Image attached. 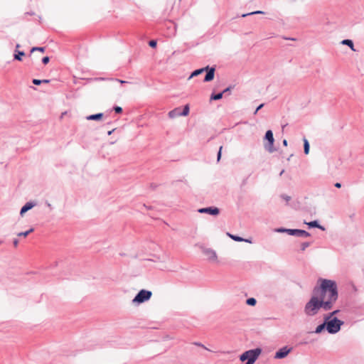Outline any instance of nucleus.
Masks as SVG:
<instances>
[{
    "instance_id": "obj_1",
    "label": "nucleus",
    "mask_w": 364,
    "mask_h": 364,
    "mask_svg": "<svg viewBox=\"0 0 364 364\" xmlns=\"http://www.w3.org/2000/svg\"><path fill=\"white\" fill-rule=\"evenodd\" d=\"M318 282L320 284L314 287L312 296L304 306V312L309 316L317 314L321 309L324 311L332 309L338 298V287L335 281L320 279Z\"/></svg>"
},
{
    "instance_id": "obj_2",
    "label": "nucleus",
    "mask_w": 364,
    "mask_h": 364,
    "mask_svg": "<svg viewBox=\"0 0 364 364\" xmlns=\"http://www.w3.org/2000/svg\"><path fill=\"white\" fill-rule=\"evenodd\" d=\"M204 72H205L206 73L203 79V82H210L215 77V67H210L209 65H207L204 68L196 69L191 73V75L188 77V80L191 79L193 77L198 76L199 75L202 74Z\"/></svg>"
},
{
    "instance_id": "obj_3",
    "label": "nucleus",
    "mask_w": 364,
    "mask_h": 364,
    "mask_svg": "<svg viewBox=\"0 0 364 364\" xmlns=\"http://www.w3.org/2000/svg\"><path fill=\"white\" fill-rule=\"evenodd\" d=\"M324 321L326 323V331L330 334H335L340 331L341 326L344 322L337 317L328 318L324 316Z\"/></svg>"
},
{
    "instance_id": "obj_4",
    "label": "nucleus",
    "mask_w": 364,
    "mask_h": 364,
    "mask_svg": "<svg viewBox=\"0 0 364 364\" xmlns=\"http://www.w3.org/2000/svg\"><path fill=\"white\" fill-rule=\"evenodd\" d=\"M262 351V350L260 348L246 350L240 355V360L242 362L246 361L245 364H254L259 358Z\"/></svg>"
},
{
    "instance_id": "obj_5",
    "label": "nucleus",
    "mask_w": 364,
    "mask_h": 364,
    "mask_svg": "<svg viewBox=\"0 0 364 364\" xmlns=\"http://www.w3.org/2000/svg\"><path fill=\"white\" fill-rule=\"evenodd\" d=\"M264 139L265 141H267V142H264V147L267 151L269 153H273L277 151L274 146V139L272 130L269 129L266 132Z\"/></svg>"
},
{
    "instance_id": "obj_6",
    "label": "nucleus",
    "mask_w": 364,
    "mask_h": 364,
    "mask_svg": "<svg viewBox=\"0 0 364 364\" xmlns=\"http://www.w3.org/2000/svg\"><path fill=\"white\" fill-rule=\"evenodd\" d=\"M152 296V292L146 289H141L132 300L133 304H140L149 301Z\"/></svg>"
},
{
    "instance_id": "obj_7",
    "label": "nucleus",
    "mask_w": 364,
    "mask_h": 364,
    "mask_svg": "<svg viewBox=\"0 0 364 364\" xmlns=\"http://www.w3.org/2000/svg\"><path fill=\"white\" fill-rule=\"evenodd\" d=\"M176 26L177 24H164V26L161 28L164 36L167 38L173 37L176 33Z\"/></svg>"
},
{
    "instance_id": "obj_8",
    "label": "nucleus",
    "mask_w": 364,
    "mask_h": 364,
    "mask_svg": "<svg viewBox=\"0 0 364 364\" xmlns=\"http://www.w3.org/2000/svg\"><path fill=\"white\" fill-rule=\"evenodd\" d=\"M203 253L208 257V259L210 262H218V256L216 252L211 249L204 247H201Z\"/></svg>"
},
{
    "instance_id": "obj_9",
    "label": "nucleus",
    "mask_w": 364,
    "mask_h": 364,
    "mask_svg": "<svg viewBox=\"0 0 364 364\" xmlns=\"http://www.w3.org/2000/svg\"><path fill=\"white\" fill-rule=\"evenodd\" d=\"M292 350V348L288 347L287 346H284L279 349L274 355L275 359H282L286 358L288 354Z\"/></svg>"
},
{
    "instance_id": "obj_10",
    "label": "nucleus",
    "mask_w": 364,
    "mask_h": 364,
    "mask_svg": "<svg viewBox=\"0 0 364 364\" xmlns=\"http://www.w3.org/2000/svg\"><path fill=\"white\" fill-rule=\"evenodd\" d=\"M200 213H206L210 215L216 216L220 213V209L215 206H209L206 208H202L198 210Z\"/></svg>"
},
{
    "instance_id": "obj_11",
    "label": "nucleus",
    "mask_w": 364,
    "mask_h": 364,
    "mask_svg": "<svg viewBox=\"0 0 364 364\" xmlns=\"http://www.w3.org/2000/svg\"><path fill=\"white\" fill-rule=\"evenodd\" d=\"M36 203L33 201L27 202L24 205L22 206L20 210V215L23 216L27 211L32 209Z\"/></svg>"
},
{
    "instance_id": "obj_12",
    "label": "nucleus",
    "mask_w": 364,
    "mask_h": 364,
    "mask_svg": "<svg viewBox=\"0 0 364 364\" xmlns=\"http://www.w3.org/2000/svg\"><path fill=\"white\" fill-rule=\"evenodd\" d=\"M311 234L304 230L301 229H294V232L293 236L299 237H309Z\"/></svg>"
},
{
    "instance_id": "obj_13",
    "label": "nucleus",
    "mask_w": 364,
    "mask_h": 364,
    "mask_svg": "<svg viewBox=\"0 0 364 364\" xmlns=\"http://www.w3.org/2000/svg\"><path fill=\"white\" fill-rule=\"evenodd\" d=\"M309 228H318L321 230H325V228L321 225L318 220H313L306 223Z\"/></svg>"
},
{
    "instance_id": "obj_14",
    "label": "nucleus",
    "mask_w": 364,
    "mask_h": 364,
    "mask_svg": "<svg viewBox=\"0 0 364 364\" xmlns=\"http://www.w3.org/2000/svg\"><path fill=\"white\" fill-rule=\"evenodd\" d=\"M103 116H104L103 113H97V114H90V115L87 116L86 119L90 120V121H91V120L99 121L102 119Z\"/></svg>"
},
{
    "instance_id": "obj_15",
    "label": "nucleus",
    "mask_w": 364,
    "mask_h": 364,
    "mask_svg": "<svg viewBox=\"0 0 364 364\" xmlns=\"http://www.w3.org/2000/svg\"><path fill=\"white\" fill-rule=\"evenodd\" d=\"M23 56H25L24 51H21L18 50H14V60H18V61H22Z\"/></svg>"
},
{
    "instance_id": "obj_16",
    "label": "nucleus",
    "mask_w": 364,
    "mask_h": 364,
    "mask_svg": "<svg viewBox=\"0 0 364 364\" xmlns=\"http://www.w3.org/2000/svg\"><path fill=\"white\" fill-rule=\"evenodd\" d=\"M181 107H176L172 110H171L169 112H168V117L170 118H175L176 117H179V116H181Z\"/></svg>"
},
{
    "instance_id": "obj_17",
    "label": "nucleus",
    "mask_w": 364,
    "mask_h": 364,
    "mask_svg": "<svg viewBox=\"0 0 364 364\" xmlns=\"http://www.w3.org/2000/svg\"><path fill=\"white\" fill-rule=\"evenodd\" d=\"M326 323H325V321L323 320V322L316 328L315 331H314L316 334H319L322 333L325 329H326Z\"/></svg>"
},
{
    "instance_id": "obj_18",
    "label": "nucleus",
    "mask_w": 364,
    "mask_h": 364,
    "mask_svg": "<svg viewBox=\"0 0 364 364\" xmlns=\"http://www.w3.org/2000/svg\"><path fill=\"white\" fill-rule=\"evenodd\" d=\"M341 43L342 45L348 46L352 50L355 51L354 48V44L353 41L350 39H344L343 40Z\"/></svg>"
},
{
    "instance_id": "obj_19",
    "label": "nucleus",
    "mask_w": 364,
    "mask_h": 364,
    "mask_svg": "<svg viewBox=\"0 0 364 364\" xmlns=\"http://www.w3.org/2000/svg\"><path fill=\"white\" fill-rule=\"evenodd\" d=\"M303 141H304V153L306 155H307V154H309V150H310L309 142L308 139L305 137H304Z\"/></svg>"
},
{
    "instance_id": "obj_20",
    "label": "nucleus",
    "mask_w": 364,
    "mask_h": 364,
    "mask_svg": "<svg viewBox=\"0 0 364 364\" xmlns=\"http://www.w3.org/2000/svg\"><path fill=\"white\" fill-rule=\"evenodd\" d=\"M223 97V95L222 92H218V93L213 92L210 95V101H212V100H219L222 99Z\"/></svg>"
},
{
    "instance_id": "obj_21",
    "label": "nucleus",
    "mask_w": 364,
    "mask_h": 364,
    "mask_svg": "<svg viewBox=\"0 0 364 364\" xmlns=\"http://www.w3.org/2000/svg\"><path fill=\"white\" fill-rule=\"evenodd\" d=\"M189 112H190V107H189V105L187 104L183 106L182 110L181 109V115L183 117H186V116L188 115Z\"/></svg>"
},
{
    "instance_id": "obj_22",
    "label": "nucleus",
    "mask_w": 364,
    "mask_h": 364,
    "mask_svg": "<svg viewBox=\"0 0 364 364\" xmlns=\"http://www.w3.org/2000/svg\"><path fill=\"white\" fill-rule=\"evenodd\" d=\"M228 236L230 237L232 240H233L234 241H236V242H242L243 240H245V238L242 237H240L238 235H232L229 232L227 233Z\"/></svg>"
},
{
    "instance_id": "obj_23",
    "label": "nucleus",
    "mask_w": 364,
    "mask_h": 364,
    "mask_svg": "<svg viewBox=\"0 0 364 364\" xmlns=\"http://www.w3.org/2000/svg\"><path fill=\"white\" fill-rule=\"evenodd\" d=\"M32 82L35 85H40L42 83L47 84V83L50 82V80H47V79H45V80L33 79L32 80Z\"/></svg>"
},
{
    "instance_id": "obj_24",
    "label": "nucleus",
    "mask_w": 364,
    "mask_h": 364,
    "mask_svg": "<svg viewBox=\"0 0 364 364\" xmlns=\"http://www.w3.org/2000/svg\"><path fill=\"white\" fill-rule=\"evenodd\" d=\"M246 304L249 306H254L257 304V300L253 297H250L246 300Z\"/></svg>"
},
{
    "instance_id": "obj_25",
    "label": "nucleus",
    "mask_w": 364,
    "mask_h": 364,
    "mask_svg": "<svg viewBox=\"0 0 364 364\" xmlns=\"http://www.w3.org/2000/svg\"><path fill=\"white\" fill-rule=\"evenodd\" d=\"M40 51L41 53H44L46 51V47H33L31 50V53L34 51Z\"/></svg>"
},
{
    "instance_id": "obj_26",
    "label": "nucleus",
    "mask_w": 364,
    "mask_h": 364,
    "mask_svg": "<svg viewBox=\"0 0 364 364\" xmlns=\"http://www.w3.org/2000/svg\"><path fill=\"white\" fill-rule=\"evenodd\" d=\"M234 87V85H230L229 87L224 89L222 92L223 95H230L232 89Z\"/></svg>"
},
{
    "instance_id": "obj_27",
    "label": "nucleus",
    "mask_w": 364,
    "mask_h": 364,
    "mask_svg": "<svg viewBox=\"0 0 364 364\" xmlns=\"http://www.w3.org/2000/svg\"><path fill=\"white\" fill-rule=\"evenodd\" d=\"M263 14L262 11H255V12H251V13H248V14H243L240 16V18H244V17H246V16H252V15H254V14ZM238 18H240V16H238Z\"/></svg>"
},
{
    "instance_id": "obj_28",
    "label": "nucleus",
    "mask_w": 364,
    "mask_h": 364,
    "mask_svg": "<svg viewBox=\"0 0 364 364\" xmlns=\"http://www.w3.org/2000/svg\"><path fill=\"white\" fill-rule=\"evenodd\" d=\"M311 245V242H304L301 245V251H304L308 247H309Z\"/></svg>"
},
{
    "instance_id": "obj_29",
    "label": "nucleus",
    "mask_w": 364,
    "mask_h": 364,
    "mask_svg": "<svg viewBox=\"0 0 364 364\" xmlns=\"http://www.w3.org/2000/svg\"><path fill=\"white\" fill-rule=\"evenodd\" d=\"M149 46L152 48H155L157 46V41L155 39L151 40L149 41Z\"/></svg>"
},
{
    "instance_id": "obj_30",
    "label": "nucleus",
    "mask_w": 364,
    "mask_h": 364,
    "mask_svg": "<svg viewBox=\"0 0 364 364\" xmlns=\"http://www.w3.org/2000/svg\"><path fill=\"white\" fill-rule=\"evenodd\" d=\"M113 109H114V112L116 114H121L122 112V111H123L122 108L121 107H119V106H117V105L114 106L113 107Z\"/></svg>"
},
{
    "instance_id": "obj_31",
    "label": "nucleus",
    "mask_w": 364,
    "mask_h": 364,
    "mask_svg": "<svg viewBox=\"0 0 364 364\" xmlns=\"http://www.w3.org/2000/svg\"><path fill=\"white\" fill-rule=\"evenodd\" d=\"M223 146H220L217 154V161L219 162L222 156Z\"/></svg>"
},
{
    "instance_id": "obj_32",
    "label": "nucleus",
    "mask_w": 364,
    "mask_h": 364,
    "mask_svg": "<svg viewBox=\"0 0 364 364\" xmlns=\"http://www.w3.org/2000/svg\"><path fill=\"white\" fill-rule=\"evenodd\" d=\"M340 311L338 309L337 310H335L332 312H330L329 314H328L327 315H326V316H328V318H333L334 317L333 316L337 314Z\"/></svg>"
},
{
    "instance_id": "obj_33",
    "label": "nucleus",
    "mask_w": 364,
    "mask_h": 364,
    "mask_svg": "<svg viewBox=\"0 0 364 364\" xmlns=\"http://www.w3.org/2000/svg\"><path fill=\"white\" fill-rule=\"evenodd\" d=\"M110 80H114V81L119 82L121 84H127V83H129V82H127V81L117 79V78H111Z\"/></svg>"
},
{
    "instance_id": "obj_34",
    "label": "nucleus",
    "mask_w": 364,
    "mask_h": 364,
    "mask_svg": "<svg viewBox=\"0 0 364 364\" xmlns=\"http://www.w3.org/2000/svg\"><path fill=\"white\" fill-rule=\"evenodd\" d=\"M50 61V58L48 56H44L43 58H42V63L44 64V65H46L49 63Z\"/></svg>"
},
{
    "instance_id": "obj_35",
    "label": "nucleus",
    "mask_w": 364,
    "mask_h": 364,
    "mask_svg": "<svg viewBox=\"0 0 364 364\" xmlns=\"http://www.w3.org/2000/svg\"><path fill=\"white\" fill-rule=\"evenodd\" d=\"M280 197H281L282 199L285 200L287 202H289V201L291 200V197H290V196H287V195H286V194H282V195L280 196Z\"/></svg>"
},
{
    "instance_id": "obj_36",
    "label": "nucleus",
    "mask_w": 364,
    "mask_h": 364,
    "mask_svg": "<svg viewBox=\"0 0 364 364\" xmlns=\"http://www.w3.org/2000/svg\"><path fill=\"white\" fill-rule=\"evenodd\" d=\"M111 78H106V77H95L93 79L95 81H105V80H110Z\"/></svg>"
},
{
    "instance_id": "obj_37",
    "label": "nucleus",
    "mask_w": 364,
    "mask_h": 364,
    "mask_svg": "<svg viewBox=\"0 0 364 364\" xmlns=\"http://www.w3.org/2000/svg\"><path fill=\"white\" fill-rule=\"evenodd\" d=\"M288 235L293 236L294 232V229L287 228L286 232Z\"/></svg>"
},
{
    "instance_id": "obj_38",
    "label": "nucleus",
    "mask_w": 364,
    "mask_h": 364,
    "mask_svg": "<svg viewBox=\"0 0 364 364\" xmlns=\"http://www.w3.org/2000/svg\"><path fill=\"white\" fill-rule=\"evenodd\" d=\"M264 106V103L260 104L255 109L254 114H256L259 109H261Z\"/></svg>"
},
{
    "instance_id": "obj_39",
    "label": "nucleus",
    "mask_w": 364,
    "mask_h": 364,
    "mask_svg": "<svg viewBox=\"0 0 364 364\" xmlns=\"http://www.w3.org/2000/svg\"><path fill=\"white\" fill-rule=\"evenodd\" d=\"M17 235H18V237H21V236H23V237H27L28 235L27 232H26V231H25V232H18V233L17 234Z\"/></svg>"
},
{
    "instance_id": "obj_40",
    "label": "nucleus",
    "mask_w": 364,
    "mask_h": 364,
    "mask_svg": "<svg viewBox=\"0 0 364 364\" xmlns=\"http://www.w3.org/2000/svg\"><path fill=\"white\" fill-rule=\"evenodd\" d=\"M286 230H287V228H279L276 229L275 231L277 232H285Z\"/></svg>"
},
{
    "instance_id": "obj_41",
    "label": "nucleus",
    "mask_w": 364,
    "mask_h": 364,
    "mask_svg": "<svg viewBox=\"0 0 364 364\" xmlns=\"http://www.w3.org/2000/svg\"><path fill=\"white\" fill-rule=\"evenodd\" d=\"M159 186L158 184H156V183H151L150 184V188L152 189V190H155L157 187Z\"/></svg>"
},
{
    "instance_id": "obj_42",
    "label": "nucleus",
    "mask_w": 364,
    "mask_h": 364,
    "mask_svg": "<svg viewBox=\"0 0 364 364\" xmlns=\"http://www.w3.org/2000/svg\"><path fill=\"white\" fill-rule=\"evenodd\" d=\"M13 244H14V247H17L18 244V239H14V241H13Z\"/></svg>"
},
{
    "instance_id": "obj_43",
    "label": "nucleus",
    "mask_w": 364,
    "mask_h": 364,
    "mask_svg": "<svg viewBox=\"0 0 364 364\" xmlns=\"http://www.w3.org/2000/svg\"><path fill=\"white\" fill-rule=\"evenodd\" d=\"M194 345L198 346H200V347H203V348H204L207 349V348H205V347L202 343H200L195 342V343H194Z\"/></svg>"
},
{
    "instance_id": "obj_44",
    "label": "nucleus",
    "mask_w": 364,
    "mask_h": 364,
    "mask_svg": "<svg viewBox=\"0 0 364 364\" xmlns=\"http://www.w3.org/2000/svg\"><path fill=\"white\" fill-rule=\"evenodd\" d=\"M33 231H34V228H31L29 230H26L28 235L33 232Z\"/></svg>"
},
{
    "instance_id": "obj_45",
    "label": "nucleus",
    "mask_w": 364,
    "mask_h": 364,
    "mask_svg": "<svg viewBox=\"0 0 364 364\" xmlns=\"http://www.w3.org/2000/svg\"><path fill=\"white\" fill-rule=\"evenodd\" d=\"M334 186H335V187H336V188H340L341 187V183L337 182V183H335V185H334Z\"/></svg>"
},
{
    "instance_id": "obj_46",
    "label": "nucleus",
    "mask_w": 364,
    "mask_h": 364,
    "mask_svg": "<svg viewBox=\"0 0 364 364\" xmlns=\"http://www.w3.org/2000/svg\"><path fill=\"white\" fill-rule=\"evenodd\" d=\"M282 144H283L284 146H287V144H288L287 140V139H283V141H282Z\"/></svg>"
},
{
    "instance_id": "obj_47",
    "label": "nucleus",
    "mask_w": 364,
    "mask_h": 364,
    "mask_svg": "<svg viewBox=\"0 0 364 364\" xmlns=\"http://www.w3.org/2000/svg\"><path fill=\"white\" fill-rule=\"evenodd\" d=\"M242 242H248V243H252L251 239H245V240H243Z\"/></svg>"
},
{
    "instance_id": "obj_48",
    "label": "nucleus",
    "mask_w": 364,
    "mask_h": 364,
    "mask_svg": "<svg viewBox=\"0 0 364 364\" xmlns=\"http://www.w3.org/2000/svg\"><path fill=\"white\" fill-rule=\"evenodd\" d=\"M114 129H112V130L109 131V132H107V134H108V135H111V134L113 133V132H114Z\"/></svg>"
},
{
    "instance_id": "obj_49",
    "label": "nucleus",
    "mask_w": 364,
    "mask_h": 364,
    "mask_svg": "<svg viewBox=\"0 0 364 364\" xmlns=\"http://www.w3.org/2000/svg\"><path fill=\"white\" fill-rule=\"evenodd\" d=\"M284 39L286 40H291V41H295L296 39L295 38H284Z\"/></svg>"
},
{
    "instance_id": "obj_50",
    "label": "nucleus",
    "mask_w": 364,
    "mask_h": 364,
    "mask_svg": "<svg viewBox=\"0 0 364 364\" xmlns=\"http://www.w3.org/2000/svg\"><path fill=\"white\" fill-rule=\"evenodd\" d=\"M19 48H20V45L18 43H17L16 45V49L15 50H18Z\"/></svg>"
},
{
    "instance_id": "obj_51",
    "label": "nucleus",
    "mask_w": 364,
    "mask_h": 364,
    "mask_svg": "<svg viewBox=\"0 0 364 364\" xmlns=\"http://www.w3.org/2000/svg\"><path fill=\"white\" fill-rule=\"evenodd\" d=\"M284 173V169H282L279 173V176H281Z\"/></svg>"
},
{
    "instance_id": "obj_52",
    "label": "nucleus",
    "mask_w": 364,
    "mask_h": 364,
    "mask_svg": "<svg viewBox=\"0 0 364 364\" xmlns=\"http://www.w3.org/2000/svg\"><path fill=\"white\" fill-rule=\"evenodd\" d=\"M245 183H246V180H244V181H242V185H245Z\"/></svg>"
},
{
    "instance_id": "obj_53",
    "label": "nucleus",
    "mask_w": 364,
    "mask_h": 364,
    "mask_svg": "<svg viewBox=\"0 0 364 364\" xmlns=\"http://www.w3.org/2000/svg\"><path fill=\"white\" fill-rule=\"evenodd\" d=\"M48 206L50 208L51 205L50 203H48Z\"/></svg>"
}]
</instances>
